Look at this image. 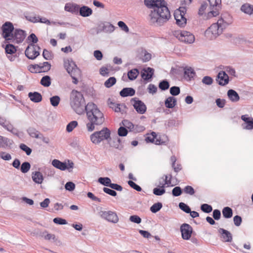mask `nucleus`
Instances as JSON below:
<instances>
[{"mask_svg": "<svg viewBox=\"0 0 253 253\" xmlns=\"http://www.w3.org/2000/svg\"><path fill=\"white\" fill-rule=\"evenodd\" d=\"M13 143V141L8 138L0 136V147L5 148L6 147H10Z\"/></svg>", "mask_w": 253, "mask_h": 253, "instance_id": "obj_28", "label": "nucleus"}, {"mask_svg": "<svg viewBox=\"0 0 253 253\" xmlns=\"http://www.w3.org/2000/svg\"><path fill=\"white\" fill-rule=\"evenodd\" d=\"M98 182L102 185L109 187H110V185L112 184L110 178L108 177H100L98 179Z\"/></svg>", "mask_w": 253, "mask_h": 253, "instance_id": "obj_33", "label": "nucleus"}, {"mask_svg": "<svg viewBox=\"0 0 253 253\" xmlns=\"http://www.w3.org/2000/svg\"><path fill=\"white\" fill-rule=\"evenodd\" d=\"M48 240V242L53 245L60 246L62 245V242L59 240V238H44Z\"/></svg>", "mask_w": 253, "mask_h": 253, "instance_id": "obj_46", "label": "nucleus"}, {"mask_svg": "<svg viewBox=\"0 0 253 253\" xmlns=\"http://www.w3.org/2000/svg\"><path fill=\"white\" fill-rule=\"evenodd\" d=\"M222 214L226 218H231L233 215V211L230 207H224L222 210Z\"/></svg>", "mask_w": 253, "mask_h": 253, "instance_id": "obj_34", "label": "nucleus"}, {"mask_svg": "<svg viewBox=\"0 0 253 253\" xmlns=\"http://www.w3.org/2000/svg\"><path fill=\"white\" fill-rule=\"evenodd\" d=\"M154 74V69L151 67L143 68L141 72V78L145 82H150L152 80Z\"/></svg>", "mask_w": 253, "mask_h": 253, "instance_id": "obj_14", "label": "nucleus"}, {"mask_svg": "<svg viewBox=\"0 0 253 253\" xmlns=\"http://www.w3.org/2000/svg\"><path fill=\"white\" fill-rule=\"evenodd\" d=\"M196 75V73L191 67H185L184 69V77L188 81H191Z\"/></svg>", "mask_w": 253, "mask_h": 253, "instance_id": "obj_20", "label": "nucleus"}, {"mask_svg": "<svg viewBox=\"0 0 253 253\" xmlns=\"http://www.w3.org/2000/svg\"><path fill=\"white\" fill-rule=\"evenodd\" d=\"M27 131L31 137L36 138L40 137V135L41 133L38 130H36V128L32 127H29L27 129Z\"/></svg>", "mask_w": 253, "mask_h": 253, "instance_id": "obj_31", "label": "nucleus"}, {"mask_svg": "<svg viewBox=\"0 0 253 253\" xmlns=\"http://www.w3.org/2000/svg\"><path fill=\"white\" fill-rule=\"evenodd\" d=\"M179 208L183 211L187 213L191 212V209L189 206L183 202L179 203Z\"/></svg>", "mask_w": 253, "mask_h": 253, "instance_id": "obj_48", "label": "nucleus"}, {"mask_svg": "<svg viewBox=\"0 0 253 253\" xmlns=\"http://www.w3.org/2000/svg\"><path fill=\"white\" fill-rule=\"evenodd\" d=\"M176 99L173 96H169L165 101V105L168 108H173L176 105Z\"/></svg>", "mask_w": 253, "mask_h": 253, "instance_id": "obj_26", "label": "nucleus"}, {"mask_svg": "<svg viewBox=\"0 0 253 253\" xmlns=\"http://www.w3.org/2000/svg\"><path fill=\"white\" fill-rule=\"evenodd\" d=\"M81 70L80 69H76V70L75 71V73H72L71 74H70L73 79V83L74 84H77L78 83L79 81L77 77L81 75Z\"/></svg>", "mask_w": 253, "mask_h": 253, "instance_id": "obj_41", "label": "nucleus"}, {"mask_svg": "<svg viewBox=\"0 0 253 253\" xmlns=\"http://www.w3.org/2000/svg\"><path fill=\"white\" fill-rule=\"evenodd\" d=\"M128 133L127 129L124 126H121L118 130V134L119 136H126Z\"/></svg>", "mask_w": 253, "mask_h": 253, "instance_id": "obj_52", "label": "nucleus"}, {"mask_svg": "<svg viewBox=\"0 0 253 253\" xmlns=\"http://www.w3.org/2000/svg\"><path fill=\"white\" fill-rule=\"evenodd\" d=\"M60 101L59 96L55 95L50 98V102L52 106L56 107L58 105Z\"/></svg>", "mask_w": 253, "mask_h": 253, "instance_id": "obj_45", "label": "nucleus"}, {"mask_svg": "<svg viewBox=\"0 0 253 253\" xmlns=\"http://www.w3.org/2000/svg\"><path fill=\"white\" fill-rule=\"evenodd\" d=\"M169 92L172 96H176L180 93V89L178 86H173L170 88Z\"/></svg>", "mask_w": 253, "mask_h": 253, "instance_id": "obj_54", "label": "nucleus"}, {"mask_svg": "<svg viewBox=\"0 0 253 253\" xmlns=\"http://www.w3.org/2000/svg\"><path fill=\"white\" fill-rule=\"evenodd\" d=\"M37 48L40 49L41 48L38 45L29 43L25 51V56L29 59H35L40 55V52Z\"/></svg>", "mask_w": 253, "mask_h": 253, "instance_id": "obj_9", "label": "nucleus"}, {"mask_svg": "<svg viewBox=\"0 0 253 253\" xmlns=\"http://www.w3.org/2000/svg\"><path fill=\"white\" fill-rule=\"evenodd\" d=\"M99 214L102 218L114 223L118 222L119 218L116 213L112 211H100Z\"/></svg>", "mask_w": 253, "mask_h": 253, "instance_id": "obj_10", "label": "nucleus"}, {"mask_svg": "<svg viewBox=\"0 0 253 253\" xmlns=\"http://www.w3.org/2000/svg\"><path fill=\"white\" fill-rule=\"evenodd\" d=\"M108 143L111 147L116 148L119 150H122L124 148V145L122 142L120 138L116 137L111 139H109L108 141Z\"/></svg>", "mask_w": 253, "mask_h": 253, "instance_id": "obj_15", "label": "nucleus"}, {"mask_svg": "<svg viewBox=\"0 0 253 253\" xmlns=\"http://www.w3.org/2000/svg\"><path fill=\"white\" fill-rule=\"evenodd\" d=\"M218 231L222 237H232L231 233L223 228H219Z\"/></svg>", "mask_w": 253, "mask_h": 253, "instance_id": "obj_49", "label": "nucleus"}, {"mask_svg": "<svg viewBox=\"0 0 253 253\" xmlns=\"http://www.w3.org/2000/svg\"><path fill=\"white\" fill-rule=\"evenodd\" d=\"M108 103L109 107L112 108L116 112H121V109L120 107L121 105L119 104H116L111 101L110 99H108Z\"/></svg>", "mask_w": 253, "mask_h": 253, "instance_id": "obj_37", "label": "nucleus"}, {"mask_svg": "<svg viewBox=\"0 0 253 253\" xmlns=\"http://www.w3.org/2000/svg\"><path fill=\"white\" fill-rule=\"evenodd\" d=\"M65 188L66 190L72 191L75 188V184L71 181L67 182L65 185Z\"/></svg>", "mask_w": 253, "mask_h": 253, "instance_id": "obj_61", "label": "nucleus"}, {"mask_svg": "<svg viewBox=\"0 0 253 253\" xmlns=\"http://www.w3.org/2000/svg\"><path fill=\"white\" fill-rule=\"evenodd\" d=\"M241 10L243 12L251 15L253 14V5L249 3H245L242 5Z\"/></svg>", "mask_w": 253, "mask_h": 253, "instance_id": "obj_29", "label": "nucleus"}, {"mask_svg": "<svg viewBox=\"0 0 253 253\" xmlns=\"http://www.w3.org/2000/svg\"><path fill=\"white\" fill-rule=\"evenodd\" d=\"M227 96L229 99L233 102H236L240 100V96L238 93L232 89L228 90Z\"/></svg>", "mask_w": 253, "mask_h": 253, "instance_id": "obj_25", "label": "nucleus"}, {"mask_svg": "<svg viewBox=\"0 0 253 253\" xmlns=\"http://www.w3.org/2000/svg\"><path fill=\"white\" fill-rule=\"evenodd\" d=\"M26 36V32L20 29H16L13 33L11 40L15 41V42L19 43L22 42Z\"/></svg>", "mask_w": 253, "mask_h": 253, "instance_id": "obj_13", "label": "nucleus"}, {"mask_svg": "<svg viewBox=\"0 0 253 253\" xmlns=\"http://www.w3.org/2000/svg\"><path fill=\"white\" fill-rule=\"evenodd\" d=\"M182 190L185 193L190 195H194L195 192L194 189L192 186L189 185L185 186Z\"/></svg>", "mask_w": 253, "mask_h": 253, "instance_id": "obj_55", "label": "nucleus"}, {"mask_svg": "<svg viewBox=\"0 0 253 253\" xmlns=\"http://www.w3.org/2000/svg\"><path fill=\"white\" fill-rule=\"evenodd\" d=\"M64 67L69 74L75 73L76 69H80L72 59L64 60Z\"/></svg>", "mask_w": 253, "mask_h": 253, "instance_id": "obj_16", "label": "nucleus"}, {"mask_svg": "<svg viewBox=\"0 0 253 253\" xmlns=\"http://www.w3.org/2000/svg\"><path fill=\"white\" fill-rule=\"evenodd\" d=\"M216 81L220 85L224 86L229 83V77L225 71H220L217 76Z\"/></svg>", "mask_w": 253, "mask_h": 253, "instance_id": "obj_17", "label": "nucleus"}, {"mask_svg": "<svg viewBox=\"0 0 253 253\" xmlns=\"http://www.w3.org/2000/svg\"><path fill=\"white\" fill-rule=\"evenodd\" d=\"M28 97L32 102L35 103H39L42 100L41 94L37 91L30 92L28 93Z\"/></svg>", "mask_w": 253, "mask_h": 253, "instance_id": "obj_21", "label": "nucleus"}, {"mask_svg": "<svg viewBox=\"0 0 253 253\" xmlns=\"http://www.w3.org/2000/svg\"><path fill=\"white\" fill-rule=\"evenodd\" d=\"M122 125L125 127L126 129L128 128L130 131H135L134 129V125L130 122L126 120H124L122 122Z\"/></svg>", "mask_w": 253, "mask_h": 253, "instance_id": "obj_38", "label": "nucleus"}, {"mask_svg": "<svg viewBox=\"0 0 253 253\" xmlns=\"http://www.w3.org/2000/svg\"><path fill=\"white\" fill-rule=\"evenodd\" d=\"M169 83L167 80L161 81L159 84V87L162 90H166L169 87Z\"/></svg>", "mask_w": 253, "mask_h": 253, "instance_id": "obj_39", "label": "nucleus"}, {"mask_svg": "<svg viewBox=\"0 0 253 253\" xmlns=\"http://www.w3.org/2000/svg\"><path fill=\"white\" fill-rule=\"evenodd\" d=\"M241 118L246 124L245 126H244V124H242L244 129L247 130L253 129V118L252 117H249L248 115H244L241 116Z\"/></svg>", "mask_w": 253, "mask_h": 253, "instance_id": "obj_18", "label": "nucleus"}, {"mask_svg": "<svg viewBox=\"0 0 253 253\" xmlns=\"http://www.w3.org/2000/svg\"><path fill=\"white\" fill-rule=\"evenodd\" d=\"M42 56L46 60H51L53 58V54L47 49H44L42 52Z\"/></svg>", "mask_w": 253, "mask_h": 253, "instance_id": "obj_56", "label": "nucleus"}, {"mask_svg": "<svg viewBox=\"0 0 253 253\" xmlns=\"http://www.w3.org/2000/svg\"><path fill=\"white\" fill-rule=\"evenodd\" d=\"M182 189L179 186H176L172 190V195L174 197H178L182 193Z\"/></svg>", "mask_w": 253, "mask_h": 253, "instance_id": "obj_51", "label": "nucleus"}, {"mask_svg": "<svg viewBox=\"0 0 253 253\" xmlns=\"http://www.w3.org/2000/svg\"><path fill=\"white\" fill-rule=\"evenodd\" d=\"M180 229L181 233V237H191L192 235H196L193 233L192 226L187 223L182 224Z\"/></svg>", "mask_w": 253, "mask_h": 253, "instance_id": "obj_12", "label": "nucleus"}, {"mask_svg": "<svg viewBox=\"0 0 253 253\" xmlns=\"http://www.w3.org/2000/svg\"><path fill=\"white\" fill-rule=\"evenodd\" d=\"M139 73V70L136 68L130 70L127 73L128 78L130 81H133L136 79Z\"/></svg>", "mask_w": 253, "mask_h": 253, "instance_id": "obj_30", "label": "nucleus"}, {"mask_svg": "<svg viewBox=\"0 0 253 253\" xmlns=\"http://www.w3.org/2000/svg\"><path fill=\"white\" fill-rule=\"evenodd\" d=\"M33 180L37 184H42L43 180L42 174L38 171H34L32 173Z\"/></svg>", "mask_w": 253, "mask_h": 253, "instance_id": "obj_24", "label": "nucleus"}, {"mask_svg": "<svg viewBox=\"0 0 253 253\" xmlns=\"http://www.w3.org/2000/svg\"><path fill=\"white\" fill-rule=\"evenodd\" d=\"M173 35L181 42L186 43H192L195 41L194 36L186 31H175Z\"/></svg>", "mask_w": 253, "mask_h": 253, "instance_id": "obj_7", "label": "nucleus"}, {"mask_svg": "<svg viewBox=\"0 0 253 253\" xmlns=\"http://www.w3.org/2000/svg\"><path fill=\"white\" fill-rule=\"evenodd\" d=\"M165 192L166 190L165 189V184H163L160 188L156 187L154 188L153 190V194L156 196H161L165 194Z\"/></svg>", "mask_w": 253, "mask_h": 253, "instance_id": "obj_36", "label": "nucleus"}, {"mask_svg": "<svg viewBox=\"0 0 253 253\" xmlns=\"http://www.w3.org/2000/svg\"><path fill=\"white\" fill-rule=\"evenodd\" d=\"M135 93L134 89L131 87H125L121 90L120 95L122 97L132 96Z\"/></svg>", "mask_w": 253, "mask_h": 253, "instance_id": "obj_23", "label": "nucleus"}, {"mask_svg": "<svg viewBox=\"0 0 253 253\" xmlns=\"http://www.w3.org/2000/svg\"><path fill=\"white\" fill-rule=\"evenodd\" d=\"M84 111L89 121L86 124V128L88 132L93 131L95 129V126H100L104 123L105 119L103 114L94 103L89 102L86 105Z\"/></svg>", "mask_w": 253, "mask_h": 253, "instance_id": "obj_2", "label": "nucleus"}, {"mask_svg": "<svg viewBox=\"0 0 253 253\" xmlns=\"http://www.w3.org/2000/svg\"><path fill=\"white\" fill-rule=\"evenodd\" d=\"M5 51L6 54H13L16 51V47L12 44L9 43L6 45Z\"/></svg>", "mask_w": 253, "mask_h": 253, "instance_id": "obj_35", "label": "nucleus"}, {"mask_svg": "<svg viewBox=\"0 0 253 253\" xmlns=\"http://www.w3.org/2000/svg\"><path fill=\"white\" fill-rule=\"evenodd\" d=\"M31 168V165L28 162H23L20 167V170L22 173H27Z\"/></svg>", "mask_w": 253, "mask_h": 253, "instance_id": "obj_42", "label": "nucleus"}, {"mask_svg": "<svg viewBox=\"0 0 253 253\" xmlns=\"http://www.w3.org/2000/svg\"><path fill=\"white\" fill-rule=\"evenodd\" d=\"M134 101V104H133L134 108L138 113L143 114L146 112L147 109L146 106L141 100L135 97L131 99V101Z\"/></svg>", "mask_w": 253, "mask_h": 253, "instance_id": "obj_11", "label": "nucleus"}, {"mask_svg": "<svg viewBox=\"0 0 253 253\" xmlns=\"http://www.w3.org/2000/svg\"><path fill=\"white\" fill-rule=\"evenodd\" d=\"M201 210L205 213H210L212 211V208L209 204H203L201 206Z\"/></svg>", "mask_w": 253, "mask_h": 253, "instance_id": "obj_47", "label": "nucleus"}, {"mask_svg": "<svg viewBox=\"0 0 253 253\" xmlns=\"http://www.w3.org/2000/svg\"><path fill=\"white\" fill-rule=\"evenodd\" d=\"M144 2L148 8L153 9L149 15L151 22L161 26L170 18V12L165 0H144Z\"/></svg>", "mask_w": 253, "mask_h": 253, "instance_id": "obj_1", "label": "nucleus"}, {"mask_svg": "<svg viewBox=\"0 0 253 253\" xmlns=\"http://www.w3.org/2000/svg\"><path fill=\"white\" fill-rule=\"evenodd\" d=\"M210 4V11L205 14L206 19H210L219 14L221 9V0H207Z\"/></svg>", "mask_w": 253, "mask_h": 253, "instance_id": "obj_6", "label": "nucleus"}, {"mask_svg": "<svg viewBox=\"0 0 253 253\" xmlns=\"http://www.w3.org/2000/svg\"><path fill=\"white\" fill-rule=\"evenodd\" d=\"M53 221L54 223L59 225H65L67 224V222L65 219L60 217L54 218Z\"/></svg>", "mask_w": 253, "mask_h": 253, "instance_id": "obj_60", "label": "nucleus"}, {"mask_svg": "<svg viewBox=\"0 0 253 253\" xmlns=\"http://www.w3.org/2000/svg\"><path fill=\"white\" fill-rule=\"evenodd\" d=\"M202 83L206 85H211L212 84L213 80L210 76H205L202 79Z\"/></svg>", "mask_w": 253, "mask_h": 253, "instance_id": "obj_63", "label": "nucleus"}, {"mask_svg": "<svg viewBox=\"0 0 253 253\" xmlns=\"http://www.w3.org/2000/svg\"><path fill=\"white\" fill-rule=\"evenodd\" d=\"M78 122L76 121H73L70 122L66 126V131L68 132H71L77 126Z\"/></svg>", "mask_w": 253, "mask_h": 253, "instance_id": "obj_43", "label": "nucleus"}, {"mask_svg": "<svg viewBox=\"0 0 253 253\" xmlns=\"http://www.w3.org/2000/svg\"><path fill=\"white\" fill-rule=\"evenodd\" d=\"M127 183L132 188L134 189L138 192H140L142 190L141 187L136 184L133 181L129 180L128 181Z\"/></svg>", "mask_w": 253, "mask_h": 253, "instance_id": "obj_57", "label": "nucleus"}, {"mask_svg": "<svg viewBox=\"0 0 253 253\" xmlns=\"http://www.w3.org/2000/svg\"><path fill=\"white\" fill-rule=\"evenodd\" d=\"M70 105L78 114H82L84 112L86 105L83 94L73 89L70 94Z\"/></svg>", "mask_w": 253, "mask_h": 253, "instance_id": "obj_3", "label": "nucleus"}, {"mask_svg": "<svg viewBox=\"0 0 253 253\" xmlns=\"http://www.w3.org/2000/svg\"><path fill=\"white\" fill-rule=\"evenodd\" d=\"M157 134L155 132H152L151 133V136H147L145 138V141L147 142H151L154 143L155 139L156 138Z\"/></svg>", "mask_w": 253, "mask_h": 253, "instance_id": "obj_59", "label": "nucleus"}, {"mask_svg": "<svg viewBox=\"0 0 253 253\" xmlns=\"http://www.w3.org/2000/svg\"><path fill=\"white\" fill-rule=\"evenodd\" d=\"M64 8L66 11L77 14L79 12L80 6L76 3H66Z\"/></svg>", "mask_w": 253, "mask_h": 253, "instance_id": "obj_19", "label": "nucleus"}, {"mask_svg": "<svg viewBox=\"0 0 253 253\" xmlns=\"http://www.w3.org/2000/svg\"><path fill=\"white\" fill-rule=\"evenodd\" d=\"M129 220L130 221L139 224L141 222V218L136 215H131L129 217Z\"/></svg>", "mask_w": 253, "mask_h": 253, "instance_id": "obj_64", "label": "nucleus"}, {"mask_svg": "<svg viewBox=\"0 0 253 253\" xmlns=\"http://www.w3.org/2000/svg\"><path fill=\"white\" fill-rule=\"evenodd\" d=\"M52 165L55 168L61 170L68 169V167L66 162H62L57 159H54L52 161Z\"/></svg>", "mask_w": 253, "mask_h": 253, "instance_id": "obj_22", "label": "nucleus"}, {"mask_svg": "<svg viewBox=\"0 0 253 253\" xmlns=\"http://www.w3.org/2000/svg\"><path fill=\"white\" fill-rule=\"evenodd\" d=\"M27 40L28 41V42H31V43L35 44L38 42V39L36 36V35L34 33L31 34L27 38Z\"/></svg>", "mask_w": 253, "mask_h": 253, "instance_id": "obj_53", "label": "nucleus"}, {"mask_svg": "<svg viewBox=\"0 0 253 253\" xmlns=\"http://www.w3.org/2000/svg\"><path fill=\"white\" fill-rule=\"evenodd\" d=\"M223 19H218L216 23L212 24L206 31V33H211L215 38L220 35L228 25L231 24L230 21H227L224 23Z\"/></svg>", "mask_w": 253, "mask_h": 253, "instance_id": "obj_5", "label": "nucleus"}, {"mask_svg": "<svg viewBox=\"0 0 253 253\" xmlns=\"http://www.w3.org/2000/svg\"><path fill=\"white\" fill-rule=\"evenodd\" d=\"M111 131L109 128L104 127L100 131H96L90 135L92 143L99 144L101 141L110 139Z\"/></svg>", "mask_w": 253, "mask_h": 253, "instance_id": "obj_4", "label": "nucleus"}, {"mask_svg": "<svg viewBox=\"0 0 253 253\" xmlns=\"http://www.w3.org/2000/svg\"><path fill=\"white\" fill-rule=\"evenodd\" d=\"M2 32V36L6 41L11 40L13 37L14 28L12 23L10 22H6L1 28Z\"/></svg>", "mask_w": 253, "mask_h": 253, "instance_id": "obj_8", "label": "nucleus"}, {"mask_svg": "<svg viewBox=\"0 0 253 253\" xmlns=\"http://www.w3.org/2000/svg\"><path fill=\"white\" fill-rule=\"evenodd\" d=\"M103 190L105 193L112 196L115 197L117 195L116 191L114 190L113 189H111L109 188L104 187Z\"/></svg>", "mask_w": 253, "mask_h": 253, "instance_id": "obj_62", "label": "nucleus"}, {"mask_svg": "<svg viewBox=\"0 0 253 253\" xmlns=\"http://www.w3.org/2000/svg\"><path fill=\"white\" fill-rule=\"evenodd\" d=\"M208 4L206 2H202L198 10V15L200 16H202L205 14V10H206Z\"/></svg>", "mask_w": 253, "mask_h": 253, "instance_id": "obj_50", "label": "nucleus"}, {"mask_svg": "<svg viewBox=\"0 0 253 253\" xmlns=\"http://www.w3.org/2000/svg\"><path fill=\"white\" fill-rule=\"evenodd\" d=\"M163 207V205L160 202L156 203L153 204L150 207V211L153 213H156L159 211Z\"/></svg>", "mask_w": 253, "mask_h": 253, "instance_id": "obj_40", "label": "nucleus"}, {"mask_svg": "<svg viewBox=\"0 0 253 253\" xmlns=\"http://www.w3.org/2000/svg\"><path fill=\"white\" fill-rule=\"evenodd\" d=\"M80 15L83 17H88L92 14V9L87 6H83L80 8Z\"/></svg>", "mask_w": 253, "mask_h": 253, "instance_id": "obj_27", "label": "nucleus"}, {"mask_svg": "<svg viewBox=\"0 0 253 253\" xmlns=\"http://www.w3.org/2000/svg\"><path fill=\"white\" fill-rule=\"evenodd\" d=\"M19 147L28 156H29L32 153V149L24 144H21L19 146Z\"/></svg>", "mask_w": 253, "mask_h": 253, "instance_id": "obj_58", "label": "nucleus"}, {"mask_svg": "<svg viewBox=\"0 0 253 253\" xmlns=\"http://www.w3.org/2000/svg\"><path fill=\"white\" fill-rule=\"evenodd\" d=\"M40 84L44 87H48L51 85V80L50 76L46 75L42 77Z\"/></svg>", "mask_w": 253, "mask_h": 253, "instance_id": "obj_32", "label": "nucleus"}, {"mask_svg": "<svg viewBox=\"0 0 253 253\" xmlns=\"http://www.w3.org/2000/svg\"><path fill=\"white\" fill-rule=\"evenodd\" d=\"M116 83V79L114 77H110L108 80H107L105 83L104 85L107 87L110 88L114 84H115Z\"/></svg>", "mask_w": 253, "mask_h": 253, "instance_id": "obj_44", "label": "nucleus"}]
</instances>
